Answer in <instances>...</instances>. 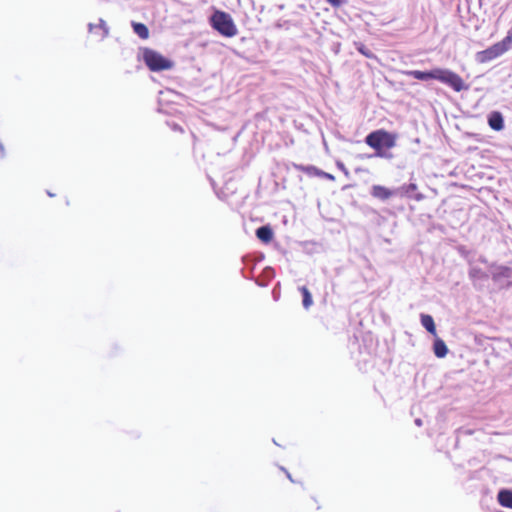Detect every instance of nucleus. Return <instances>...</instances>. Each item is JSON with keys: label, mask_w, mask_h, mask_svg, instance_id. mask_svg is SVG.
<instances>
[{"label": "nucleus", "mask_w": 512, "mask_h": 512, "mask_svg": "<svg viewBox=\"0 0 512 512\" xmlns=\"http://www.w3.org/2000/svg\"><path fill=\"white\" fill-rule=\"evenodd\" d=\"M404 74L421 81H428L431 79L438 80L439 82L449 86L455 92H461L469 89V85L465 83L463 78L450 69L436 67L430 71L410 70L404 72Z\"/></svg>", "instance_id": "1"}, {"label": "nucleus", "mask_w": 512, "mask_h": 512, "mask_svg": "<svg viewBox=\"0 0 512 512\" xmlns=\"http://www.w3.org/2000/svg\"><path fill=\"white\" fill-rule=\"evenodd\" d=\"M397 135L384 129H378L369 133L365 138V143L375 150L376 156L382 158H391V154H387L386 150H390L396 146Z\"/></svg>", "instance_id": "2"}, {"label": "nucleus", "mask_w": 512, "mask_h": 512, "mask_svg": "<svg viewBox=\"0 0 512 512\" xmlns=\"http://www.w3.org/2000/svg\"><path fill=\"white\" fill-rule=\"evenodd\" d=\"M210 26L221 36L232 38L238 34V28L232 16L221 10H215L209 18Z\"/></svg>", "instance_id": "3"}, {"label": "nucleus", "mask_w": 512, "mask_h": 512, "mask_svg": "<svg viewBox=\"0 0 512 512\" xmlns=\"http://www.w3.org/2000/svg\"><path fill=\"white\" fill-rule=\"evenodd\" d=\"M143 61L149 70L153 72L169 70L173 67V62L171 60L150 48H145L143 50Z\"/></svg>", "instance_id": "4"}, {"label": "nucleus", "mask_w": 512, "mask_h": 512, "mask_svg": "<svg viewBox=\"0 0 512 512\" xmlns=\"http://www.w3.org/2000/svg\"><path fill=\"white\" fill-rule=\"evenodd\" d=\"M512 46V33L508 32L506 37H504L500 42L495 43L488 49L481 51L478 53V59L481 62H487L491 61L502 54H504L506 51H508Z\"/></svg>", "instance_id": "5"}, {"label": "nucleus", "mask_w": 512, "mask_h": 512, "mask_svg": "<svg viewBox=\"0 0 512 512\" xmlns=\"http://www.w3.org/2000/svg\"><path fill=\"white\" fill-rule=\"evenodd\" d=\"M371 195L374 198L385 201L394 195V192L382 185H374L371 188Z\"/></svg>", "instance_id": "6"}, {"label": "nucleus", "mask_w": 512, "mask_h": 512, "mask_svg": "<svg viewBox=\"0 0 512 512\" xmlns=\"http://www.w3.org/2000/svg\"><path fill=\"white\" fill-rule=\"evenodd\" d=\"M488 124L491 129L500 131L504 128L503 116L500 112L494 111L488 117Z\"/></svg>", "instance_id": "7"}, {"label": "nucleus", "mask_w": 512, "mask_h": 512, "mask_svg": "<svg viewBox=\"0 0 512 512\" xmlns=\"http://www.w3.org/2000/svg\"><path fill=\"white\" fill-rule=\"evenodd\" d=\"M497 501L502 507L512 509V490L501 489L497 494Z\"/></svg>", "instance_id": "8"}, {"label": "nucleus", "mask_w": 512, "mask_h": 512, "mask_svg": "<svg viewBox=\"0 0 512 512\" xmlns=\"http://www.w3.org/2000/svg\"><path fill=\"white\" fill-rule=\"evenodd\" d=\"M257 238L263 243H269L273 239V231L270 226H261L256 230Z\"/></svg>", "instance_id": "9"}, {"label": "nucleus", "mask_w": 512, "mask_h": 512, "mask_svg": "<svg viewBox=\"0 0 512 512\" xmlns=\"http://www.w3.org/2000/svg\"><path fill=\"white\" fill-rule=\"evenodd\" d=\"M433 350H434V354L438 357V358H443L447 355L448 353V348H447V345L445 344V342L440 339V338H436L435 341H434V345H433Z\"/></svg>", "instance_id": "10"}, {"label": "nucleus", "mask_w": 512, "mask_h": 512, "mask_svg": "<svg viewBox=\"0 0 512 512\" xmlns=\"http://www.w3.org/2000/svg\"><path fill=\"white\" fill-rule=\"evenodd\" d=\"M421 324L433 336H437L434 320L431 315L421 314Z\"/></svg>", "instance_id": "11"}, {"label": "nucleus", "mask_w": 512, "mask_h": 512, "mask_svg": "<svg viewBox=\"0 0 512 512\" xmlns=\"http://www.w3.org/2000/svg\"><path fill=\"white\" fill-rule=\"evenodd\" d=\"M132 27L134 32L141 38L147 39L149 37V30L143 23L133 22Z\"/></svg>", "instance_id": "12"}, {"label": "nucleus", "mask_w": 512, "mask_h": 512, "mask_svg": "<svg viewBox=\"0 0 512 512\" xmlns=\"http://www.w3.org/2000/svg\"><path fill=\"white\" fill-rule=\"evenodd\" d=\"M299 291L301 292L302 297H303V300H302L303 307L305 309H309L313 304V300H312L310 291L308 290V288L306 286L300 287Z\"/></svg>", "instance_id": "13"}, {"label": "nucleus", "mask_w": 512, "mask_h": 512, "mask_svg": "<svg viewBox=\"0 0 512 512\" xmlns=\"http://www.w3.org/2000/svg\"><path fill=\"white\" fill-rule=\"evenodd\" d=\"M333 7L338 8L341 6V0H326Z\"/></svg>", "instance_id": "14"}, {"label": "nucleus", "mask_w": 512, "mask_h": 512, "mask_svg": "<svg viewBox=\"0 0 512 512\" xmlns=\"http://www.w3.org/2000/svg\"><path fill=\"white\" fill-rule=\"evenodd\" d=\"M417 189V185L414 183L409 184L408 191H415Z\"/></svg>", "instance_id": "15"}, {"label": "nucleus", "mask_w": 512, "mask_h": 512, "mask_svg": "<svg viewBox=\"0 0 512 512\" xmlns=\"http://www.w3.org/2000/svg\"><path fill=\"white\" fill-rule=\"evenodd\" d=\"M470 275L471 277H476V270L471 271Z\"/></svg>", "instance_id": "16"}, {"label": "nucleus", "mask_w": 512, "mask_h": 512, "mask_svg": "<svg viewBox=\"0 0 512 512\" xmlns=\"http://www.w3.org/2000/svg\"><path fill=\"white\" fill-rule=\"evenodd\" d=\"M359 51H360V53H363L364 55L368 56V54H366V50L360 49Z\"/></svg>", "instance_id": "17"}, {"label": "nucleus", "mask_w": 512, "mask_h": 512, "mask_svg": "<svg viewBox=\"0 0 512 512\" xmlns=\"http://www.w3.org/2000/svg\"><path fill=\"white\" fill-rule=\"evenodd\" d=\"M359 51H360V53H363L364 55L368 56V54H366V50L360 49Z\"/></svg>", "instance_id": "18"}, {"label": "nucleus", "mask_w": 512, "mask_h": 512, "mask_svg": "<svg viewBox=\"0 0 512 512\" xmlns=\"http://www.w3.org/2000/svg\"><path fill=\"white\" fill-rule=\"evenodd\" d=\"M0 151L3 153V146L0 144Z\"/></svg>", "instance_id": "19"}]
</instances>
